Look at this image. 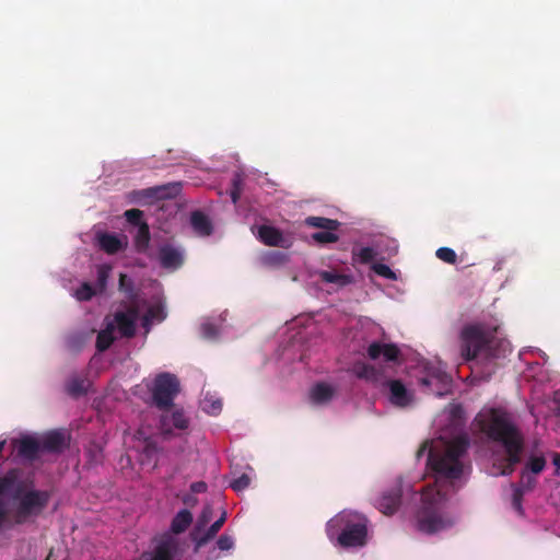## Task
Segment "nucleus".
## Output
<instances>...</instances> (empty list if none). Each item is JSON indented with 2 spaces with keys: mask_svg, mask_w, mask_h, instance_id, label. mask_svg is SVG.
Instances as JSON below:
<instances>
[{
  "mask_svg": "<svg viewBox=\"0 0 560 560\" xmlns=\"http://www.w3.org/2000/svg\"><path fill=\"white\" fill-rule=\"evenodd\" d=\"M114 324H108L107 327L101 330L96 337V349L98 352L106 351L115 341Z\"/></svg>",
  "mask_w": 560,
  "mask_h": 560,
  "instance_id": "28",
  "label": "nucleus"
},
{
  "mask_svg": "<svg viewBox=\"0 0 560 560\" xmlns=\"http://www.w3.org/2000/svg\"><path fill=\"white\" fill-rule=\"evenodd\" d=\"M421 382H422V384H424V385H429V383H430L428 378H422V381H421Z\"/></svg>",
  "mask_w": 560,
  "mask_h": 560,
  "instance_id": "57",
  "label": "nucleus"
},
{
  "mask_svg": "<svg viewBox=\"0 0 560 560\" xmlns=\"http://www.w3.org/2000/svg\"><path fill=\"white\" fill-rule=\"evenodd\" d=\"M213 515V509L210 504H207L203 506L195 528H198L200 530L201 527L206 526L212 518Z\"/></svg>",
  "mask_w": 560,
  "mask_h": 560,
  "instance_id": "40",
  "label": "nucleus"
},
{
  "mask_svg": "<svg viewBox=\"0 0 560 560\" xmlns=\"http://www.w3.org/2000/svg\"><path fill=\"white\" fill-rule=\"evenodd\" d=\"M468 447L469 439L462 434L441 447L433 446L429 450L428 466L435 474L436 482L440 479L456 480L463 476Z\"/></svg>",
  "mask_w": 560,
  "mask_h": 560,
  "instance_id": "3",
  "label": "nucleus"
},
{
  "mask_svg": "<svg viewBox=\"0 0 560 560\" xmlns=\"http://www.w3.org/2000/svg\"><path fill=\"white\" fill-rule=\"evenodd\" d=\"M250 485V478L248 475L243 474L238 478L234 479L230 486L234 491H243Z\"/></svg>",
  "mask_w": 560,
  "mask_h": 560,
  "instance_id": "42",
  "label": "nucleus"
},
{
  "mask_svg": "<svg viewBox=\"0 0 560 560\" xmlns=\"http://www.w3.org/2000/svg\"><path fill=\"white\" fill-rule=\"evenodd\" d=\"M241 194H242V188H232L231 189L230 195H231V199L234 203H236L240 200Z\"/></svg>",
  "mask_w": 560,
  "mask_h": 560,
  "instance_id": "48",
  "label": "nucleus"
},
{
  "mask_svg": "<svg viewBox=\"0 0 560 560\" xmlns=\"http://www.w3.org/2000/svg\"><path fill=\"white\" fill-rule=\"evenodd\" d=\"M90 462L100 464L103 460V450L97 444H92L86 451Z\"/></svg>",
  "mask_w": 560,
  "mask_h": 560,
  "instance_id": "43",
  "label": "nucleus"
},
{
  "mask_svg": "<svg viewBox=\"0 0 560 560\" xmlns=\"http://www.w3.org/2000/svg\"><path fill=\"white\" fill-rule=\"evenodd\" d=\"M179 392V381L171 373L156 375L152 387L153 404L161 410H168L174 405V399Z\"/></svg>",
  "mask_w": 560,
  "mask_h": 560,
  "instance_id": "6",
  "label": "nucleus"
},
{
  "mask_svg": "<svg viewBox=\"0 0 560 560\" xmlns=\"http://www.w3.org/2000/svg\"><path fill=\"white\" fill-rule=\"evenodd\" d=\"M478 429L491 441L500 443L505 455L493 463L494 476H510L522 460L524 441L510 415L501 408L481 410L475 418Z\"/></svg>",
  "mask_w": 560,
  "mask_h": 560,
  "instance_id": "1",
  "label": "nucleus"
},
{
  "mask_svg": "<svg viewBox=\"0 0 560 560\" xmlns=\"http://www.w3.org/2000/svg\"><path fill=\"white\" fill-rule=\"evenodd\" d=\"M12 446L16 451L19 457L33 462L38 457L40 443L31 435L22 436L12 441Z\"/></svg>",
  "mask_w": 560,
  "mask_h": 560,
  "instance_id": "11",
  "label": "nucleus"
},
{
  "mask_svg": "<svg viewBox=\"0 0 560 560\" xmlns=\"http://www.w3.org/2000/svg\"><path fill=\"white\" fill-rule=\"evenodd\" d=\"M226 521V512L223 511L221 516L210 525V527L201 533L198 528H194L190 533L191 540L195 542V550L198 551L213 539Z\"/></svg>",
  "mask_w": 560,
  "mask_h": 560,
  "instance_id": "14",
  "label": "nucleus"
},
{
  "mask_svg": "<svg viewBox=\"0 0 560 560\" xmlns=\"http://www.w3.org/2000/svg\"><path fill=\"white\" fill-rule=\"evenodd\" d=\"M207 483L203 481H196L190 485V490L192 493H203L207 491Z\"/></svg>",
  "mask_w": 560,
  "mask_h": 560,
  "instance_id": "47",
  "label": "nucleus"
},
{
  "mask_svg": "<svg viewBox=\"0 0 560 560\" xmlns=\"http://www.w3.org/2000/svg\"><path fill=\"white\" fill-rule=\"evenodd\" d=\"M512 488H513L512 505L515 511H517L518 513H523L522 501H523V497H524L525 492L522 490V487L512 486Z\"/></svg>",
  "mask_w": 560,
  "mask_h": 560,
  "instance_id": "41",
  "label": "nucleus"
},
{
  "mask_svg": "<svg viewBox=\"0 0 560 560\" xmlns=\"http://www.w3.org/2000/svg\"><path fill=\"white\" fill-rule=\"evenodd\" d=\"M243 179L240 174H236L232 179V188H242Z\"/></svg>",
  "mask_w": 560,
  "mask_h": 560,
  "instance_id": "50",
  "label": "nucleus"
},
{
  "mask_svg": "<svg viewBox=\"0 0 560 560\" xmlns=\"http://www.w3.org/2000/svg\"><path fill=\"white\" fill-rule=\"evenodd\" d=\"M558 402H559V394L557 393L555 396V399H553V404L558 405Z\"/></svg>",
  "mask_w": 560,
  "mask_h": 560,
  "instance_id": "56",
  "label": "nucleus"
},
{
  "mask_svg": "<svg viewBox=\"0 0 560 560\" xmlns=\"http://www.w3.org/2000/svg\"><path fill=\"white\" fill-rule=\"evenodd\" d=\"M462 413H463V409H462L460 406H453L452 407V409H451L452 418H454V419L460 418Z\"/></svg>",
  "mask_w": 560,
  "mask_h": 560,
  "instance_id": "51",
  "label": "nucleus"
},
{
  "mask_svg": "<svg viewBox=\"0 0 560 560\" xmlns=\"http://www.w3.org/2000/svg\"><path fill=\"white\" fill-rule=\"evenodd\" d=\"M319 279L325 283H331L338 288H343L353 282V276L350 273H342L335 269L322 270L318 272Z\"/></svg>",
  "mask_w": 560,
  "mask_h": 560,
  "instance_id": "21",
  "label": "nucleus"
},
{
  "mask_svg": "<svg viewBox=\"0 0 560 560\" xmlns=\"http://www.w3.org/2000/svg\"><path fill=\"white\" fill-rule=\"evenodd\" d=\"M96 289H94L89 282H83L77 290L74 296L79 301H90L96 295Z\"/></svg>",
  "mask_w": 560,
  "mask_h": 560,
  "instance_id": "34",
  "label": "nucleus"
},
{
  "mask_svg": "<svg viewBox=\"0 0 560 560\" xmlns=\"http://www.w3.org/2000/svg\"><path fill=\"white\" fill-rule=\"evenodd\" d=\"M163 311L162 308L158 307V306H153V307H150L148 310V313L144 317V320H149V319H152V318H158L160 320H162L164 318V316L162 315Z\"/></svg>",
  "mask_w": 560,
  "mask_h": 560,
  "instance_id": "45",
  "label": "nucleus"
},
{
  "mask_svg": "<svg viewBox=\"0 0 560 560\" xmlns=\"http://www.w3.org/2000/svg\"><path fill=\"white\" fill-rule=\"evenodd\" d=\"M197 501H198L197 498H195L191 494H186L183 497V503L186 505L194 506L197 503Z\"/></svg>",
  "mask_w": 560,
  "mask_h": 560,
  "instance_id": "49",
  "label": "nucleus"
},
{
  "mask_svg": "<svg viewBox=\"0 0 560 560\" xmlns=\"http://www.w3.org/2000/svg\"><path fill=\"white\" fill-rule=\"evenodd\" d=\"M97 242L101 249H103L108 255H115L118 252L122 250L127 246V236H117L112 233H100L97 235Z\"/></svg>",
  "mask_w": 560,
  "mask_h": 560,
  "instance_id": "20",
  "label": "nucleus"
},
{
  "mask_svg": "<svg viewBox=\"0 0 560 560\" xmlns=\"http://www.w3.org/2000/svg\"><path fill=\"white\" fill-rule=\"evenodd\" d=\"M553 465L559 469L560 468V454L556 453L552 458Z\"/></svg>",
  "mask_w": 560,
  "mask_h": 560,
  "instance_id": "52",
  "label": "nucleus"
},
{
  "mask_svg": "<svg viewBox=\"0 0 560 560\" xmlns=\"http://www.w3.org/2000/svg\"><path fill=\"white\" fill-rule=\"evenodd\" d=\"M222 408V402L220 400H217L212 404L213 412L220 411Z\"/></svg>",
  "mask_w": 560,
  "mask_h": 560,
  "instance_id": "53",
  "label": "nucleus"
},
{
  "mask_svg": "<svg viewBox=\"0 0 560 560\" xmlns=\"http://www.w3.org/2000/svg\"><path fill=\"white\" fill-rule=\"evenodd\" d=\"M371 269L380 277L388 280H396V273L389 268V266L381 262H375L371 266Z\"/></svg>",
  "mask_w": 560,
  "mask_h": 560,
  "instance_id": "38",
  "label": "nucleus"
},
{
  "mask_svg": "<svg viewBox=\"0 0 560 560\" xmlns=\"http://www.w3.org/2000/svg\"><path fill=\"white\" fill-rule=\"evenodd\" d=\"M159 260L163 268L176 270L184 265V253L178 247L164 244L159 248Z\"/></svg>",
  "mask_w": 560,
  "mask_h": 560,
  "instance_id": "12",
  "label": "nucleus"
},
{
  "mask_svg": "<svg viewBox=\"0 0 560 560\" xmlns=\"http://www.w3.org/2000/svg\"><path fill=\"white\" fill-rule=\"evenodd\" d=\"M179 190V184H168L154 186L141 190H133L130 196L132 201L139 202L141 200H152L155 198H167L176 195Z\"/></svg>",
  "mask_w": 560,
  "mask_h": 560,
  "instance_id": "10",
  "label": "nucleus"
},
{
  "mask_svg": "<svg viewBox=\"0 0 560 560\" xmlns=\"http://www.w3.org/2000/svg\"><path fill=\"white\" fill-rule=\"evenodd\" d=\"M39 443L42 452L60 454L69 446L70 435L63 430H50L42 436Z\"/></svg>",
  "mask_w": 560,
  "mask_h": 560,
  "instance_id": "9",
  "label": "nucleus"
},
{
  "mask_svg": "<svg viewBox=\"0 0 560 560\" xmlns=\"http://www.w3.org/2000/svg\"><path fill=\"white\" fill-rule=\"evenodd\" d=\"M337 230H325L312 234V240L318 244L336 243L339 236L335 233Z\"/></svg>",
  "mask_w": 560,
  "mask_h": 560,
  "instance_id": "30",
  "label": "nucleus"
},
{
  "mask_svg": "<svg viewBox=\"0 0 560 560\" xmlns=\"http://www.w3.org/2000/svg\"><path fill=\"white\" fill-rule=\"evenodd\" d=\"M180 551L179 539L171 533H165L154 539L151 551L141 553L142 560H175Z\"/></svg>",
  "mask_w": 560,
  "mask_h": 560,
  "instance_id": "8",
  "label": "nucleus"
},
{
  "mask_svg": "<svg viewBox=\"0 0 560 560\" xmlns=\"http://www.w3.org/2000/svg\"><path fill=\"white\" fill-rule=\"evenodd\" d=\"M305 224L310 228L325 230H338L340 222L338 220L324 218V217H307Z\"/></svg>",
  "mask_w": 560,
  "mask_h": 560,
  "instance_id": "27",
  "label": "nucleus"
},
{
  "mask_svg": "<svg viewBox=\"0 0 560 560\" xmlns=\"http://www.w3.org/2000/svg\"><path fill=\"white\" fill-rule=\"evenodd\" d=\"M446 493L439 487H427L423 492L422 506L417 514L419 530L434 534L453 525L451 517L443 513Z\"/></svg>",
  "mask_w": 560,
  "mask_h": 560,
  "instance_id": "4",
  "label": "nucleus"
},
{
  "mask_svg": "<svg viewBox=\"0 0 560 560\" xmlns=\"http://www.w3.org/2000/svg\"><path fill=\"white\" fill-rule=\"evenodd\" d=\"M435 255L440 260L446 264L454 265L457 260V255L455 250L450 247H440L436 250Z\"/></svg>",
  "mask_w": 560,
  "mask_h": 560,
  "instance_id": "39",
  "label": "nucleus"
},
{
  "mask_svg": "<svg viewBox=\"0 0 560 560\" xmlns=\"http://www.w3.org/2000/svg\"><path fill=\"white\" fill-rule=\"evenodd\" d=\"M546 466V459L542 456H533L529 458L524 468H527L528 471L537 475L540 474Z\"/></svg>",
  "mask_w": 560,
  "mask_h": 560,
  "instance_id": "37",
  "label": "nucleus"
},
{
  "mask_svg": "<svg viewBox=\"0 0 560 560\" xmlns=\"http://www.w3.org/2000/svg\"><path fill=\"white\" fill-rule=\"evenodd\" d=\"M201 330L205 337L213 338L217 336L218 330L213 324L207 323L201 326Z\"/></svg>",
  "mask_w": 560,
  "mask_h": 560,
  "instance_id": "46",
  "label": "nucleus"
},
{
  "mask_svg": "<svg viewBox=\"0 0 560 560\" xmlns=\"http://www.w3.org/2000/svg\"><path fill=\"white\" fill-rule=\"evenodd\" d=\"M190 224L199 236H209L213 231L210 219L201 211H194L191 213Z\"/></svg>",
  "mask_w": 560,
  "mask_h": 560,
  "instance_id": "22",
  "label": "nucleus"
},
{
  "mask_svg": "<svg viewBox=\"0 0 560 560\" xmlns=\"http://www.w3.org/2000/svg\"><path fill=\"white\" fill-rule=\"evenodd\" d=\"M137 317L138 311L135 307L129 308L127 312H117L115 314V324L122 337L131 338L135 336Z\"/></svg>",
  "mask_w": 560,
  "mask_h": 560,
  "instance_id": "16",
  "label": "nucleus"
},
{
  "mask_svg": "<svg viewBox=\"0 0 560 560\" xmlns=\"http://www.w3.org/2000/svg\"><path fill=\"white\" fill-rule=\"evenodd\" d=\"M110 270L112 268L108 265H101L97 267L96 292H103L106 289Z\"/></svg>",
  "mask_w": 560,
  "mask_h": 560,
  "instance_id": "31",
  "label": "nucleus"
},
{
  "mask_svg": "<svg viewBox=\"0 0 560 560\" xmlns=\"http://www.w3.org/2000/svg\"><path fill=\"white\" fill-rule=\"evenodd\" d=\"M217 547L221 551H229L234 547V539L232 536L223 534L217 540Z\"/></svg>",
  "mask_w": 560,
  "mask_h": 560,
  "instance_id": "44",
  "label": "nucleus"
},
{
  "mask_svg": "<svg viewBox=\"0 0 560 560\" xmlns=\"http://www.w3.org/2000/svg\"><path fill=\"white\" fill-rule=\"evenodd\" d=\"M151 235L148 223H142L135 235V248L138 253H145L149 248Z\"/></svg>",
  "mask_w": 560,
  "mask_h": 560,
  "instance_id": "26",
  "label": "nucleus"
},
{
  "mask_svg": "<svg viewBox=\"0 0 560 560\" xmlns=\"http://www.w3.org/2000/svg\"><path fill=\"white\" fill-rule=\"evenodd\" d=\"M353 373L359 377L366 381L375 382L378 378L377 370L364 362H358L353 365Z\"/></svg>",
  "mask_w": 560,
  "mask_h": 560,
  "instance_id": "29",
  "label": "nucleus"
},
{
  "mask_svg": "<svg viewBox=\"0 0 560 560\" xmlns=\"http://www.w3.org/2000/svg\"><path fill=\"white\" fill-rule=\"evenodd\" d=\"M334 393L335 390L330 385L326 383H317L312 387L310 397L314 404L323 405L331 400Z\"/></svg>",
  "mask_w": 560,
  "mask_h": 560,
  "instance_id": "23",
  "label": "nucleus"
},
{
  "mask_svg": "<svg viewBox=\"0 0 560 560\" xmlns=\"http://www.w3.org/2000/svg\"><path fill=\"white\" fill-rule=\"evenodd\" d=\"M389 394L388 399L392 405L405 408L412 401V395L408 392L404 383L399 380H389L386 382Z\"/></svg>",
  "mask_w": 560,
  "mask_h": 560,
  "instance_id": "15",
  "label": "nucleus"
},
{
  "mask_svg": "<svg viewBox=\"0 0 560 560\" xmlns=\"http://www.w3.org/2000/svg\"><path fill=\"white\" fill-rule=\"evenodd\" d=\"M401 502V488L396 486L387 491H384L381 497L375 501V506L385 515L394 514L399 508Z\"/></svg>",
  "mask_w": 560,
  "mask_h": 560,
  "instance_id": "13",
  "label": "nucleus"
},
{
  "mask_svg": "<svg viewBox=\"0 0 560 560\" xmlns=\"http://www.w3.org/2000/svg\"><path fill=\"white\" fill-rule=\"evenodd\" d=\"M192 523V514L189 510L183 509L173 517L171 523L172 535L184 533Z\"/></svg>",
  "mask_w": 560,
  "mask_h": 560,
  "instance_id": "24",
  "label": "nucleus"
},
{
  "mask_svg": "<svg viewBox=\"0 0 560 560\" xmlns=\"http://www.w3.org/2000/svg\"><path fill=\"white\" fill-rule=\"evenodd\" d=\"M368 355L371 360H376L382 355L385 361L395 362L400 355V350L394 343L374 341L368 348Z\"/></svg>",
  "mask_w": 560,
  "mask_h": 560,
  "instance_id": "18",
  "label": "nucleus"
},
{
  "mask_svg": "<svg viewBox=\"0 0 560 560\" xmlns=\"http://www.w3.org/2000/svg\"><path fill=\"white\" fill-rule=\"evenodd\" d=\"M189 421L182 410L174 411L171 416L164 415L160 419V431L168 438L172 434V427L178 430H186Z\"/></svg>",
  "mask_w": 560,
  "mask_h": 560,
  "instance_id": "19",
  "label": "nucleus"
},
{
  "mask_svg": "<svg viewBox=\"0 0 560 560\" xmlns=\"http://www.w3.org/2000/svg\"><path fill=\"white\" fill-rule=\"evenodd\" d=\"M376 252L372 247H362L358 252H353V257L361 264H369L374 260Z\"/></svg>",
  "mask_w": 560,
  "mask_h": 560,
  "instance_id": "36",
  "label": "nucleus"
},
{
  "mask_svg": "<svg viewBox=\"0 0 560 560\" xmlns=\"http://www.w3.org/2000/svg\"><path fill=\"white\" fill-rule=\"evenodd\" d=\"M366 518L354 513L341 512L327 523V534L345 548L362 547L366 544Z\"/></svg>",
  "mask_w": 560,
  "mask_h": 560,
  "instance_id": "5",
  "label": "nucleus"
},
{
  "mask_svg": "<svg viewBox=\"0 0 560 560\" xmlns=\"http://www.w3.org/2000/svg\"><path fill=\"white\" fill-rule=\"evenodd\" d=\"M425 448H427V443H424V444L421 446V448H420V450H419V452H418V456H421V455H422V453L425 451Z\"/></svg>",
  "mask_w": 560,
  "mask_h": 560,
  "instance_id": "55",
  "label": "nucleus"
},
{
  "mask_svg": "<svg viewBox=\"0 0 560 560\" xmlns=\"http://www.w3.org/2000/svg\"><path fill=\"white\" fill-rule=\"evenodd\" d=\"M124 215L127 222L130 223L131 225L140 228L142 223H147L145 221H143V211L139 209L132 208L126 210Z\"/></svg>",
  "mask_w": 560,
  "mask_h": 560,
  "instance_id": "35",
  "label": "nucleus"
},
{
  "mask_svg": "<svg viewBox=\"0 0 560 560\" xmlns=\"http://www.w3.org/2000/svg\"><path fill=\"white\" fill-rule=\"evenodd\" d=\"M119 291L125 293L128 299L136 296L133 281L125 273H120L118 282Z\"/></svg>",
  "mask_w": 560,
  "mask_h": 560,
  "instance_id": "33",
  "label": "nucleus"
},
{
  "mask_svg": "<svg viewBox=\"0 0 560 560\" xmlns=\"http://www.w3.org/2000/svg\"><path fill=\"white\" fill-rule=\"evenodd\" d=\"M0 478H10V483L8 489L3 491V495L8 494L12 500L18 501V523H22L32 516H38L47 508L50 501V492L36 490L34 479L24 477L21 469H9Z\"/></svg>",
  "mask_w": 560,
  "mask_h": 560,
  "instance_id": "2",
  "label": "nucleus"
},
{
  "mask_svg": "<svg viewBox=\"0 0 560 560\" xmlns=\"http://www.w3.org/2000/svg\"><path fill=\"white\" fill-rule=\"evenodd\" d=\"M88 380L79 376L72 375L66 383V390L72 397H80L88 392Z\"/></svg>",
  "mask_w": 560,
  "mask_h": 560,
  "instance_id": "25",
  "label": "nucleus"
},
{
  "mask_svg": "<svg viewBox=\"0 0 560 560\" xmlns=\"http://www.w3.org/2000/svg\"><path fill=\"white\" fill-rule=\"evenodd\" d=\"M536 485V477L535 474L527 470V468H524L521 471V480L518 485H513L514 487H522V490L530 491L534 489Z\"/></svg>",
  "mask_w": 560,
  "mask_h": 560,
  "instance_id": "32",
  "label": "nucleus"
},
{
  "mask_svg": "<svg viewBox=\"0 0 560 560\" xmlns=\"http://www.w3.org/2000/svg\"><path fill=\"white\" fill-rule=\"evenodd\" d=\"M259 240L268 246H278L282 248H289L291 241L283 236L280 230L270 225H261L258 229Z\"/></svg>",
  "mask_w": 560,
  "mask_h": 560,
  "instance_id": "17",
  "label": "nucleus"
},
{
  "mask_svg": "<svg viewBox=\"0 0 560 560\" xmlns=\"http://www.w3.org/2000/svg\"><path fill=\"white\" fill-rule=\"evenodd\" d=\"M460 339V353L466 361L476 359L488 349L489 339L480 326H466L462 330Z\"/></svg>",
  "mask_w": 560,
  "mask_h": 560,
  "instance_id": "7",
  "label": "nucleus"
},
{
  "mask_svg": "<svg viewBox=\"0 0 560 560\" xmlns=\"http://www.w3.org/2000/svg\"><path fill=\"white\" fill-rule=\"evenodd\" d=\"M556 416L560 417V404L551 408Z\"/></svg>",
  "mask_w": 560,
  "mask_h": 560,
  "instance_id": "54",
  "label": "nucleus"
}]
</instances>
